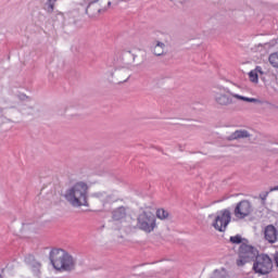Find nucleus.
<instances>
[{
	"mask_svg": "<svg viewBox=\"0 0 278 278\" xmlns=\"http://www.w3.org/2000/svg\"><path fill=\"white\" fill-rule=\"evenodd\" d=\"M253 264V270L258 275H268L273 270V260L268 254L257 255Z\"/></svg>",
	"mask_w": 278,
	"mask_h": 278,
	"instance_id": "obj_6",
	"label": "nucleus"
},
{
	"mask_svg": "<svg viewBox=\"0 0 278 278\" xmlns=\"http://www.w3.org/2000/svg\"><path fill=\"white\" fill-rule=\"evenodd\" d=\"M116 201H118V198L116 197V194H114V193L108 194L106 193L105 199H104V204L105 203H116Z\"/></svg>",
	"mask_w": 278,
	"mask_h": 278,
	"instance_id": "obj_21",
	"label": "nucleus"
},
{
	"mask_svg": "<svg viewBox=\"0 0 278 278\" xmlns=\"http://www.w3.org/2000/svg\"><path fill=\"white\" fill-rule=\"evenodd\" d=\"M244 138H251V132H249V130L245 129H239L232 132L230 136H228L226 140L231 142L233 140H242Z\"/></svg>",
	"mask_w": 278,
	"mask_h": 278,
	"instance_id": "obj_12",
	"label": "nucleus"
},
{
	"mask_svg": "<svg viewBox=\"0 0 278 278\" xmlns=\"http://www.w3.org/2000/svg\"><path fill=\"white\" fill-rule=\"evenodd\" d=\"M214 215H208V218H212Z\"/></svg>",
	"mask_w": 278,
	"mask_h": 278,
	"instance_id": "obj_33",
	"label": "nucleus"
},
{
	"mask_svg": "<svg viewBox=\"0 0 278 278\" xmlns=\"http://www.w3.org/2000/svg\"><path fill=\"white\" fill-rule=\"evenodd\" d=\"M100 0H84V3H99Z\"/></svg>",
	"mask_w": 278,
	"mask_h": 278,
	"instance_id": "obj_30",
	"label": "nucleus"
},
{
	"mask_svg": "<svg viewBox=\"0 0 278 278\" xmlns=\"http://www.w3.org/2000/svg\"><path fill=\"white\" fill-rule=\"evenodd\" d=\"M108 12V5L104 8H101V5L93 3V2H87V7L85 9V13L88 14L90 18H97L99 14Z\"/></svg>",
	"mask_w": 278,
	"mask_h": 278,
	"instance_id": "obj_9",
	"label": "nucleus"
},
{
	"mask_svg": "<svg viewBox=\"0 0 278 278\" xmlns=\"http://www.w3.org/2000/svg\"><path fill=\"white\" fill-rule=\"evenodd\" d=\"M213 278H225V276L220 275V271L216 269L213 274Z\"/></svg>",
	"mask_w": 278,
	"mask_h": 278,
	"instance_id": "obj_26",
	"label": "nucleus"
},
{
	"mask_svg": "<svg viewBox=\"0 0 278 278\" xmlns=\"http://www.w3.org/2000/svg\"><path fill=\"white\" fill-rule=\"evenodd\" d=\"M56 18H58L59 21L64 22V13L59 12V13L56 14Z\"/></svg>",
	"mask_w": 278,
	"mask_h": 278,
	"instance_id": "obj_28",
	"label": "nucleus"
},
{
	"mask_svg": "<svg viewBox=\"0 0 278 278\" xmlns=\"http://www.w3.org/2000/svg\"><path fill=\"white\" fill-rule=\"evenodd\" d=\"M157 218L155 214L151 211H142L137 217V229L144 231L146 233H151L155 231Z\"/></svg>",
	"mask_w": 278,
	"mask_h": 278,
	"instance_id": "obj_4",
	"label": "nucleus"
},
{
	"mask_svg": "<svg viewBox=\"0 0 278 278\" xmlns=\"http://www.w3.org/2000/svg\"><path fill=\"white\" fill-rule=\"evenodd\" d=\"M50 264L59 273H72L77 266V261L64 249H52L49 254Z\"/></svg>",
	"mask_w": 278,
	"mask_h": 278,
	"instance_id": "obj_3",
	"label": "nucleus"
},
{
	"mask_svg": "<svg viewBox=\"0 0 278 278\" xmlns=\"http://www.w3.org/2000/svg\"><path fill=\"white\" fill-rule=\"evenodd\" d=\"M264 236L267 242L275 244V242L278 240V230L273 225H268L265 227Z\"/></svg>",
	"mask_w": 278,
	"mask_h": 278,
	"instance_id": "obj_10",
	"label": "nucleus"
},
{
	"mask_svg": "<svg viewBox=\"0 0 278 278\" xmlns=\"http://www.w3.org/2000/svg\"><path fill=\"white\" fill-rule=\"evenodd\" d=\"M252 212L253 206L251 205V202L249 200H242L236 205L233 214L236 218L242 220L243 218H247V216H251Z\"/></svg>",
	"mask_w": 278,
	"mask_h": 278,
	"instance_id": "obj_8",
	"label": "nucleus"
},
{
	"mask_svg": "<svg viewBox=\"0 0 278 278\" xmlns=\"http://www.w3.org/2000/svg\"><path fill=\"white\" fill-rule=\"evenodd\" d=\"M229 242H231V244H247L249 242V239L247 238H242V235H236L230 237Z\"/></svg>",
	"mask_w": 278,
	"mask_h": 278,
	"instance_id": "obj_16",
	"label": "nucleus"
},
{
	"mask_svg": "<svg viewBox=\"0 0 278 278\" xmlns=\"http://www.w3.org/2000/svg\"><path fill=\"white\" fill-rule=\"evenodd\" d=\"M21 112L24 116H34L36 114V109H34V106H24Z\"/></svg>",
	"mask_w": 278,
	"mask_h": 278,
	"instance_id": "obj_18",
	"label": "nucleus"
},
{
	"mask_svg": "<svg viewBox=\"0 0 278 278\" xmlns=\"http://www.w3.org/2000/svg\"><path fill=\"white\" fill-rule=\"evenodd\" d=\"M56 2H58V0H48L46 2V11L48 12V14H53V11L55 10Z\"/></svg>",
	"mask_w": 278,
	"mask_h": 278,
	"instance_id": "obj_17",
	"label": "nucleus"
},
{
	"mask_svg": "<svg viewBox=\"0 0 278 278\" xmlns=\"http://www.w3.org/2000/svg\"><path fill=\"white\" fill-rule=\"evenodd\" d=\"M268 194H270V191L260 193V199L263 201V203H266V199H268Z\"/></svg>",
	"mask_w": 278,
	"mask_h": 278,
	"instance_id": "obj_25",
	"label": "nucleus"
},
{
	"mask_svg": "<svg viewBox=\"0 0 278 278\" xmlns=\"http://www.w3.org/2000/svg\"><path fill=\"white\" fill-rule=\"evenodd\" d=\"M275 191H278V186L271 187V188L269 189V192H275Z\"/></svg>",
	"mask_w": 278,
	"mask_h": 278,
	"instance_id": "obj_31",
	"label": "nucleus"
},
{
	"mask_svg": "<svg viewBox=\"0 0 278 278\" xmlns=\"http://www.w3.org/2000/svg\"><path fill=\"white\" fill-rule=\"evenodd\" d=\"M113 220H123L127 218V206H119L112 212Z\"/></svg>",
	"mask_w": 278,
	"mask_h": 278,
	"instance_id": "obj_14",
	"label": "nucleus"
},
{
	"mask_svg": "<svg viewBox=\"0 0 278 278\" xmlns=\"http://www.w3.org/2000/svg\"><path fill=\"white\" fill-rule=\"evenodd\" d=\"M214 102L219 108H229V105H233V99H239V101H247L248 103H261L260 99L255 98H247L240 96L238 93L231 92L229 88L223 85H216L212 91Z\"/></svg>",
	"mask_w": 278,
	"mask_h": 278,
	"instance_id": "obj_2",
	"label": "nucleus"
},
{
	"mask_svg": "<svg viewBox=\"0 0 278 278\" xmlns=\"http://www.w3.org/2000/svg\"><path fill=\"white\" fill-rule=\"evenodd\" d=\"M156 216L160 218V220H166V218H168V216H170V214L168 213V211H166L164 208H159L156 211Z\"/></svg>",
	"mask_w": 278,
	"mask_h": 278,
	"instance_id": "obj_19",
	"label": "nucleus"
},
{
	"mask_svg": "<svg viewBox=\"0 0 278 278\" xmlns=\"http://www.w3.org/2000/svg\"><path fill=\"white\" fill-rule=\"evenodd\" d=\"M253 71H255L256 75L260 73L261 75H264V72L262 71V66H256Z\"/></svg>",
	"mask_w": 278,
	"mask_h": 278,
	"instance_id": "obj_29",
	"label": "nucleus"
},
{
	"mask_svg": "<svg viewBox=\"0 0 278 278\" xmlns=\"http://www.w3.org/2000/svg\"><path fill=\"white\" fill-rule=\"evenodd\" d=\"M106 194L108 193L105 191H99L93 193L92 197H94V199H100V201L104 204Z\"/></svg>",
	"mask_w": 278,
	"mask_h": 278,
	"instance_id": "obj_23",
	"label": "nucleus"
},
{
	"mask_svg": "<svg viewBox=\"0 0 278 278\" xmlns=\"http://www.w3.org/2000/svg\"><path fill=\"white\" fill-rule=\"evenodd\" d=\"M260 252L257 248L248 243H242L238 250V260L236 262L237 266H244V264H249V262H253Z\"/></svg>",
	"mask_w": 278,
	"mask_h": 278,
	"instance_id": "obj_5",
	"label": "nucleus"
},
{
	"mask_svg": "<svg viewBox=\"0 0 278 278\" xmlns=\"http://www.w3.org/2000/svg\"><path fill=\"white\" fill-rule=\"evenodd\" d=\"M62 197L72 207H88V184L77 181L70 185L62 193Z\"/></svg>",
	"mask_w": 278,
	"mask_h": 278,
	"instance_id": "obj_1",
	"label": "nucleus"
},
{
	"mask_svg": "<svg viewBox=\"0 0 278 278\" xmlns=\"http://www.w3.org/2000/svg\"><path fill=\"white\" fill-rule=\"evenodd\" d=\"M249 77H250V81H252L253 84H257V81H260V75H257L254 70H252L249 73Z\"/></svg>",
	"mask_w": 278,
	"mask_h": 278,
	"instance_id": "obj_22",
	"label": "nucleus"
},
{
	"mask_svg": "<svg viewBox=\"0 0 278 278\" xmlns=\"http://www.w3.org/2000/svg\"><path fill=\"white\" fill-rule=\"evenodd\" d=\"M164 49H166V45L162 41H157L152 49V53L160 58V55H164Z\"/></svg>",
	"mask_w": 278,
	"mask_h": 278,
	"instance_id": "obj_15",
	"label": "nucleus"
},
{
	"mask_svg": "<svg viewBox=\"0 0 278 278\" xmlns=\"http://www.w3.org/2000/svg\"><path fill=\"white\" fill-rule=\"evenodd\" d=\"M0 278H3V276L0 275Z\"/></svg>",
	"mask_w": 278,
	"mask_h": 278,
	"instance_id": "obj_34",
	"label": "nucleus"
},
{
	"mask_svg": "<svg viewBox=\"0 0 278 278\" xmlns=\"http://www.w3.org/2000/svg\"><path fill=\"white\" fill-rule=\"evenodd\" d=\"M269 63L274 68H278V52L269 55Z\"/></svg>",
	"mask_w": 278,
	"mask_h": 278,
	"instance_id": "obj_20",
	"label": "nucleus"
},
{
	"mask_svg": "<svg viewBox=\"0 0 278 278\" xmlns=\"http://www.w3.org/2000/svg\"><path fill=\"white\" fill-rule=\"evenodd\" d=\"M106 1V7L111 8L112 3H114V5H118V3H121V1H127V0H105Z\"/></svg>",
	"mask_w": 278,
	"mask_h": 278,
	"instance_id": "obj_24",
	"label": "nucleus"
},
{
	"mask_svg": "<svg viewBox=\"0 0 278 278\" xmlns=\"http://www.w3.org/2000/svg\"><path fill=\"white\" fill-rule=\"evenodd\" d=\"M114 77V81L116 84H125L129 79V75L127 74V70H115L114 73L111 74Z\"/></svg>",
	"mask_w": 278,
	"mask_h": 278,
	"instance_id": "obj_11",
	"label": "nucleus"
},
{
	"mask_svg": "<svg viewBox=\"0 0 278 278\" xmlns=\"http://www.w3.org/2000/svg\"><path fill=\"white\" fill-rule=\"evenodd\" d=\"M275 263H276V266H277V268H278V252H277L276 255H275Z\"/></svg>",
	"mask_w": 278,
	"mask_h": 278,
	"instance_id": "obj_32",
	"label": "nucleus"
},
{
	"mask_svg": "<svg viewBox=\"0 0 278 278\" xmlns=\"http://www.w3.org/2000/svg\"><path fill=\"white\" fill-rule=\"evenodd\" d=\"M229 223H231V211L225 208L217 214L212 226L216 231L225 232L227 231V227H229Z\"/></svg>",
	"mask_w": 278,
	"mask_h": 278,
	"instance_id": "obj_7",
	"label": "nucleus"
},
{
	"mask_svg": "<svg viewBox=\"0 0 278 278\" xmlns=\"http://www.w3.org/2000/svg\"><path fill=\"white\" fill-rule=\"evenodd\" d=\"M25 262H26V264H29V266H31L33 273H35V275H37V276L40 275V268H42V264H40V262L36 261L34 258V255L28 254L25 257Z\"/></svg>",
	"mask_w": 278,
	"mask_h": 278,
	"instance_id": "obj_13",
	"label": "nucleus"
},
{
	"mask_svg": "<svg viewBox=\"0 0 278 278\" xmlns=\"http://www.w3.org/2000/svg\"><path fill=\"white\" fill-rule=\"evenodd\" d=\"M17 98L20 99V101H27V94H25V93H20V94H17Z\"/></svg>",
	"mask_w": 278,
	"mask_h": 278,
	"instance_id": "obj_27",
	"label": "nucleus"
}]
</instances>
